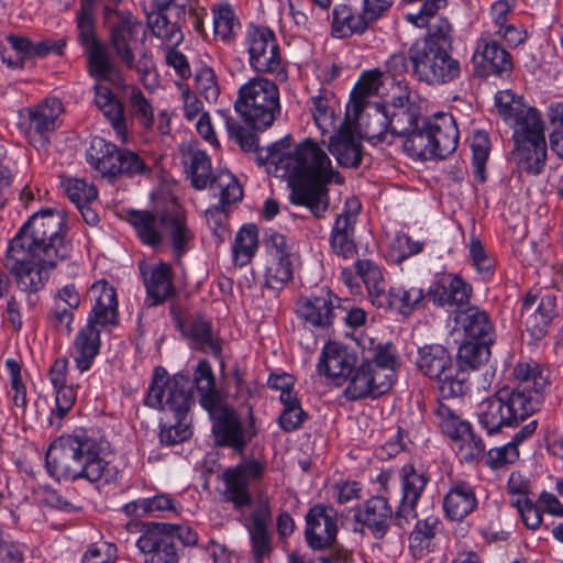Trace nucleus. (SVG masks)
Here are the masks:
<instances>
[{
	"label": "nucleus",
	"mask_w": 563,
	"mask_h": 563,
	"mask_svg": "<svg viewBox=\"0 0 563 563\" xmlns=\"http://www.w3.org/2000/svg\"><path fill=\"white\" fill-rule=\"evenodd\" d=\"M62 186L68 198L77 206L89 203L97 199L98 191L96 187L80 178H64Z\"/></svg>",
	"instance_id": "nucleus-58"
},
{
	"label": "nucleus",
	"mask_w": 563,
	"mask_h": 563,
	"mask_svg": "<svg viewBox=\"0 0 563 563\" xmlns=\"http://www.w3.org/2000/svg\"><path fill=\"white\" fill-rule=\"evenodd\" d=\"M287 174L294 178L290 201L307 207L320 219L329 208L327 185L342 178L332 167L328 154L311 139L300 143L287 162Z\"/></svg>",
	"instance_id": "nucleus-3"
},
{
	"label": "nucleus",
	"mask_w": 563,
	"mask_h": 563,
	"mask_svg": "<svg viewBox=\"0 0 563 563\" xmlns=\"http://www.w3.org/2000/svg\"><path fill=\"white\" fill-rule=\"evenodd\" d=\"M144 283L151 306L163 303L174 294L172 282V267L167 263H159L151 267L148 273H144Z\"/></svg>",
	"instance_id": "nucleus-39"
},
{
	"label": "nucleus",
	"mask_w": 563,
	"mask_h": 563,
	"mask_svg": "<svg viewBox=\"0 0 563 563\" xmlns=\"http://www.w3.org/2000/svg\"><path fill=\"white\" fill-rule=\"evenodd\" d=\"M188 1L153 0V10L147 13V25L156 37L170 45L183 42L181 24L185 22Z\"/></svg>",
	"instance_id": "nucleus-15"
},
{
	"label": "nucleus",
	"mask_w": 563,
	"mask_h": 563,
	"mask_svg": "<svg viewBox=\"0 0 563 563\" xmlns=\"http://www.w3.org/2000/svg\"><path fill=\"white\" fill-rule=\"evenodd\" d=\"M115 559V545L106 541H100L88 547L82 555L81 563H111Z\"/></svg>",
	"instance_id": "nucleus-64"
},
{
	"label": "nucleus",
	"mask_w": 563,
	"mask_h": 563,
	"mask_svg": "<svg viewBox=\"0 0 563 563\" xmlns=\"http://www.w3.org/2000/svg\"><path fill=\"white\" fill-rule=\"evenodd\" d=\"M418 369L438 383L443 398L460 397L465 393V377H460L459 366L449 351L440 344H427L418 350Z\"/></svg>",
	"instance_id": "nucleus-11"
},
{
	"label": "nucleus",
	"mask_w": 563,
	"mask_h": 563,
	"mask_svg": "<svg viewBox=\"0 0 563 563\" xmlns=\"http://www.w3.org/2000/svg\"><path fill=\"white\" fill-rule=\"evenodd\" d=\"M153 531L164 533L169 537L172 544H175V540H179L185 547H191L197 544L198 534L188 526L166 523V522H153L148 525Z\"/></svg>",
	"instance_id": "nucleus-60"
},
{
	"label": "nucleus",
	"mask_w": 563,
	"mask_h": 563,
	"mask_svg": "<svg viewBox=\"0 0 563 563\" xmlns=\"http://www.w3.org/2000/svg\"><path fill=\"white\" fill-rule=\"evenodd\" d=\"M136 547L145 554L144 563H178V553L169 537L150 527L137 539Z\"/></svg>",
	"instance_id": "nucleus-34"
},
{
	"label": "nucleus",
	"mask_w": 563,
	"mask_h": 563,
	"mask_svg": "<svg viewBox=\"0 0 563 563\" xmlns=\"http://www.w3.org/2000/svg\"><path fill=\"white\" fill-rule=\"evenodd\" d=\"M194 383L185 375L168 377L162 367L154 371L152 383L145 398V405L174 413L175 422L161 428L159 440L163 444L175 445L188 440L191 434L187 415L191 405Z\"/></svg>",
	"instance_id": "nucleus-6"
},
{
	"label": "nucleus",
	"mask_w": 563,
	"mask_h": 563,
	"mask_svg": "<svg viewBox=\"0 0 563 563\" xmlns=\"http://www.w3.org/2000/svg\"><path fill=\"white\" fill-rule=\"evenodd\" d=\"M453 446L464 462H473L479 459L485 451L483 440L473 432L472 427L453 442Z\"/></svg>",
	"instance_id": "nucleus-56"
},
{
	"label": "nucleus",
	"mask_w": 563,
	"mask_h": 563,
	"mask_svg": "<svg viewBox=\"0 0 563 563\" xmlns=\"http://www.w3.org/2000/svg\"><path fill=\"white\" fill-rule=\"evenodd\" d=\"M437 523L438 519L432 516L417 521L409 538V547L413 555H422L428 550L435 536Z\"/></svg>",
	"instance_id": "nucleus-54"
},
{
	"label": "nucleus",
	"mask_w": 563,
	"mask_h": 563,
	"mask_svg": "<svg viewBox=\"0 0 563 563\" xmlns=\"http://www.w3.org/2000/svg\"><path fill=\"white\" fill-rule=\"evenodd\" d=\"M386 294L387 305L377 308L389 310L395 309L404 316L410 314L415 309L421 307L424 300V292L418 287H389Z\"/></svg>",
	"instance_id": "nucleus-42"
},
{
	"label": "nucleus",
	"mask_w": 563,
	"mask_h": 563,
	"mask_svg": "<svg viewBox=\"0 0 563 563\" xmlns=\"http://www.w3.org/2000/svg\"><path fill=\"white\" fill-rule=\"evenodd\" d=\"M511 157L520 173L538 176L543 172L547 164V142L515 143Z\"/></svg>",
	"instance_id": "nucleus-37"
},
{
	"label": "nucleus",
	"mask_w": 563,
	"mask_h": 563,
	"mask_svg": "<svg viewBox=\"0 0 563 563\" xmlns=\"http://www.w3.org/2000/svg\"><path fill=\"white\" fill-rule=\"evenodd\" d=\"M471 150L473 154V175L479 183H484L486 180V163L490 151L488 133L485 131L475 132L472 139Z\"/></svg>",
	"instance_id": "nucleus-53"
},
{
	"label": "nucleus",
	"mask_w": 563,
	"mask_h": 563,
	"mask_svg": "<svg viewBox=\"0 0 563 563\" xmlns=\"http://www.w3.org/2000/svg\"><path fill=\"white\" fill-rule=\"evenodd\" d=\"M377 115L384 130L377 137L386 141L387 133L394 136H406L413 128H417L420 117L419 107L410 100L409 96H399L393 99L389 106L375 104Z\"/></svg>",
	"instance_id": "nucleus-16"
},
{
	"label": "nucleus",
	"mask_w": 563,
	"mask_h": 563,
	"mask_svg": "<svg viewBox=\"0 0 563 563\" xmlns=\"http://www.w3.org/2000/svg\"><path fill=\"white\" fill-rule=\"evenodd\" d=\"M245 46L250 65L254 70L286 79L280 48L272 30L251 25L245 35Z\"/></svg>",
	"instance_id": "nucleus-13"
},
{
	"label": "nucleus",
	"mask_w": 563,
	"mask_h": 563,
	"mask_svg": "<svg viewBox=\"0 0 563 563\" xmlns=\"http://www.w3.org/2000/svg\"><path fill=\"white\" fill-rule=\"evenodd\" d=\"M257 230L253 224L244 225L238 232L233 244L235 264L243 266L251 262L257 249Z\"/></svg>",
	"instance_id": "nucleus-50"
},
{
	"label": "nucleus",
	"mask_w": 563,
	"mask_h": 563,
	"mask_svg": "<svg viewBox=\"0 0 563 563\" xmlns=\"http://www.w3.org/2000/svg\"><path fill=\"white\" fill-rule=\"evenodd\" d=\"M434 158L444 159L456 151L459 129L455 119L449 113H438L426 120Z\"/></svg>",
	"instance_id": "nucleus-24"
},
{
	"label": "nucleus",
	"mask_w": 563,
	"mask_h": 563,
	"mask_svg": "<svg viewBox=\"0 0 563 563\" xmlns=\"http://www.w3.org/2000/svg\"><path fill=\"white\" fill-rule=\"evenodd\" d=\"M161 211L132 210L129 212V222L134 228L137 238L143 244L151 247H158L163 243Z\"/></svg>",
	"instance_id": "nucleus-38"
},
{
	"label": "nucleus",
	"mask_w": 563,
	"mask_h": 563,
	"mask_svg": "<svg viewBox=\"0 0 563 563\" xmlns=\"http://www.w3.org/2000/svg\"><path fill=\"white\" fill-rule=\"evenodd\" d=\"M345 395L350 399H362L365 397H378L387 393L391 383L386 375L380 374L373 365L364 361L356 371L353 369Z\"/></svg>",
	"instance_id": "nucleus-22"
},
{
	"label": "nucleus",
	"mask_w": 563,
	"mask_h": 563,
	"mask_svg": "<svg viewBox=\"0 0 563 563\" xmlns=\"http://www.w3.org/2000/svg\"><path fill=\"white\" fill-rule=\"evenodd\" d=\"M213 26L216 36L222 41H230L240 27V22L232 8L225 4L213 10Z\"/></svg>",
	"instance_id": "nucleus-59"
},
{
	"label": "nucleus",
	"mask_w": 563,
	"mask_h": 563,
	"mask_svg": "<svg viewBox=\"0 0 563 563\" xmlns=\"http://www.w3.org/2000/svg\"><path fill=\"white\" fill-rule=\"evenodd\" d=\"M96 106L103 112L104 117L109 120L117 135L125 141L126 125L124 111L121 102L117 99L114 93L104 87L96 86Z\"/></svg>",
	"instance_id": "nucleus-41"
},
{
	"label": "nucleus",
	"mask_w": 563,
	"mask_h": 563,
	"mask_svg": "<svg viewBox=\"0 0 563 563\" xmlns=\"http://www.w3.org/2000/svg\"><path fill=\"white\" fill-rule=\"evenodd\" d=\"M194 382L200 405L213 422L212 434L216 445L242 453L255 432L244 428L236 411L225 402L223 394L216 387V377L207 360H201L197 364Z\"/></svg>",
	"instance_id": "nucleus-5"
},
{
	"label": "nucleus",
	"mask_w": 563,
	"mask_h": 563,
	"mask_svg": "<svg viewBox=\"0 0 563 563\" xmlns=\"http://www.w3.org/2000/svg\"><path fill=\"white\" fill-rule=\"evenodd\" d=\"M234 109L246 125L264 131L280 113L279 89L266 78H253L240 87Z\"/></svg>",
	"instance_id": "nucleus-8"
},
{
	"label": "nucleus",
	"mask_w": 563,
	"mask_h": 563,
	"mask_svg": "<svg viewBox=\"0 0 563 563\" xmlns=\"http://www.w3.org/2000/svg\"><path fill=\"white\" fill-rule=\"evenodd\" d=\"M311 102L314 123L324 135L334 128L333 96L329 91H320L311 98Z\"/></svg>",
	"instance_id": "nucleus-52"
},
{
	"label": "nucleus",
	"mask_w": 563,
	"mask_h": 563,
	"mask_svg": "<svg viewBox=\"0 0 563 563\" xmlns=\"http://www.w3.org/2000/svg\"><path fill=\"white\" fill-rule=\"evenodd\" d=\"M356 357L336 343H328L322 350L318 372L331 378L335 385L343 384L353 373Z\"/></svg>",
	"instance_id": "nucleus-25"
},
{
	"label": "nucleus",
	"mask_w": 563,
	"mask_h": 563,
	"mask_svg": "<svg viewBox=\"0 0 563 563\" xmlns=\"http://www.w3.org/2000/svg\"><path fill=\"white\" fill-rule=\"evenodd\" d=\"M332 33L336 37H347L362 34L369 26L362 12H354L346 4H339L333 9Z\"/></svg>",
	"instance_id": "nucleus-44"
},
{
	"label": "nucleus",
	"mask_w": 563,
	"mask_h": 563,
	"mask_svg": "<svg viewBox=\"0 0 563 563\" xmlns=\"http://www.w3.org/2000/svg\"><path fill=\"white\" fill-rule=\"evenodd\" d=\"M64 222L58 210H41L10 241L4 266L21 290L37 292L52 271L70 256L71 244L65 238Z\"/></svg>",
	"instance_id": "nucleus-1"
},
{
	"label": "nucleus",
	"mask_w": 563,
	"mask_h": 563,
	"mask_svg": "<svg viewBox=\"0 0 563 563\" xmlns=\"http://www.w3.org/2000/svg\"><path fill=\"white\" fill-rule=\"evenodd\" d=\"M220 201L219 205L209 208L206 211V218L209 227L219 241H223L228 234L224 225L227 219L225 208L243 197V189L233 175H223L219 179Z\"/></svg>",
	"instance_id": "nucleus-21"
},
{
	"label": "nucleus",
	"mask_w": 563,
	"mask_h": 563,
	"mask_svg": "<svg viewBox=\"0 0 563 563\" xmlns=\"http://www.w3.org/2000/svg\"><path fill=\"white\" fill-rule=\"evenodd\" d=\"M477 507L474 487L465 481H452L443 497V510L448 519L461 521Z\"/></svg>",
	"instance_id": "nucleus-30"
},
{
	"label": "nucleus",
	"mask_w": 563,
	"mask_h": 563,
	"mask_svg": "<svg viewBox=\"0 0 563 563\" xmlns=\"http://www.w3.org/2000/svg\"><path fill=\"white\" fill-rule=\"evenodd\" d=\"M101 441L82 432L55 440L47 450L45 462L52 477L57 481L86 479L106 482L112 476L110 463L102 456Z\"/></svg>",
	"instance_id": "nucleus-4"
},
{
	"label": "nucleus",
	"mask_w": 563,
	"mask_h": 563,
	"mask_svg": "<svg viewBox=\"0 0 563 563\" xmlns=\"http://www.w3.org/2000/svg\"><path fill=\"white\" fill-rule=\"evenodd\" d=\"M92 9L93 5L80 3L76 15L78 41L87 56L88 73L97 80L120 82L121 74L111 58L108 45L97 37Z\"/></svg>",
	"instance_id": "nucleus-10"
},
{
	"label": "nucleus",
	"mask_w": 563,
	"mask_h": 563,
	"mask_svg": "<svg viewBox=\"0 0 563 563\" xmlns=\"http://www.w3.org/2000/svg\"><path fill=\"white\" fill-rule=\"evenodd\" d=\"M87 162L102 177H133L148 170L144 161L130 150L118 148L102 137H95L86 154Z\"/></svg>",
	"instance_id": "nucleus-12"
},
{
	"label": "nucleus",
	"mask_w": 563,
	"mask_h": 563,
	"mask_svg": "<svg viewBox=\"0 0 563 563\" xmlns=\"http://www.w3.org/2000/svg\"><path fill=\"white\" fill-rule=\"evenodd\" d=\"M140 23L132 15L120 16L110 29L109 44L124 66H131L132 42L136 37Z\"/></svg>",
	"instance_id": "nucleus-36"
},
{
	"label": "nucleus",
	"mask_w": 563,
	"mask_h": 563,
	"mask_svg": "<svg viewBox=\"0 0 563 563\" xmlns=\"http://www.w3.org/2000/svg\"><path fill=\"white\" fill-rule=\"evenodd\" d=\"M357 275L366 285L368 296L374 306L387 305V285L379 267L371 260H358L355 263Z\"/></svg>",
	"instance_id": "nucleus-43"
},
{
	"label": "nucleus",
	"mask_w": 563,
	"mask_h": 563,
	"mask_svg": "<svg viewBox=\"0 0 563 563\" xmlns=\"http://www.w3.org/2000/svg\"><path fill=\"white\" fill-rule=\"evenodd\" d=\"M360 209L361 203L356 199L347 200L346 210L336 217L331 234L354 236L355 222Z\"/></svg>",
	"instance_id": "nucleus-63"
},
{
	"label": "nucleus",
	"mask_w": 563,
	"mask_h": 563,
	"mask_svg": "<svg viewBox=\"0 0 563 563\" xmlns=\"http://www.w3.org/2000/svg\"><path fill=\"white\" fill-rule=\"evenodd\" d=\"M161 222L163 236L166 235L169 239L173 252L179 260L188 252L189 244L195 238L194 232L187 224L185 211L178 203L172 202L162 209Z\"/></svg>",
	"instance_id": "nucleus-20"
},
{
	"label": "nucleus",
	"mask_w": 563,
	"mask_h": 563,
	"mask_svg": "<svg viewBox=\"0 0 563 563\" xmlns=\"http://www.w3.org/2000/svg\"><path fill=\"white\" fill-rule=\"evenodd\" d=\"M514 143L545 141L544 123L536 108L528 107L512 121Z\"/></svg>",
	"instance_id": "nucleus-40"
},
{
	"label": "nucleus",
	"mask_w": 563,
	"mask_h": 563,
	"mask_svg": "<svg viewBox=\"0 0 563 563\" xmlns=\"http://www.w3.org/2000/svg\"><path fill=\"white\" fill-rule=\"evenodd\" d=\"M473 288L459 275H444L429 289L428 297L437 306H456L464 309L468 305Z\"/></svg>",
	"instance_id": "nucleus-26"
},
{
	"label": "nucleus",
	"mask_w": 563,
	"mask_h": 563,
	"mask_svg": "<svg viewBox=\"0 0 563 563\" xmlns=\"http://www.w3.org/2000/svg\"><path fill=\"white\" fill-rule=\"evenodd\" d=\"M490 343L489 341L464 339L457 352L456 366H459L460 376L463 375L465 368L476 369L487 362L490 354Z\"/></svg>",
	"instance_id": "nucleus-46"
},
{
	"label": "nucleus",
	"mask_w": 563,
	"mask_h": 563,
	"mask_svg": "<svg viewBox=\"0 0 563 563\" xmlns=\"http://www.w3.org/2000/svg\"><path fill=\"white\" fill-rule=\"evenodd\" d=\"M328 148L343 167H357L361 164L363 145L353 134L347 117L330 137Z\"/></svg>",
	"instance_id": "nucleus-28"
},
{
	"label": "nucleus",
	"mask_w": 563,
	"mask_h": 563,
	"mask_svg": "<svg viewBox=\"0 0 563 563\" xmlns=\"http://www.w3.org/2000/svg\"><path fill=\"white\" fill-rule=\"evenodd\" d=\"M476 53L483 57L490 74L503 78L511 74L514 68L512 56L492 34L490 29L478 38Z\"/></svg>",
	"instance_id": "nucleus-31"
},
{
	"label": "nucleus",
	"mask_w": 563,
	"mask_h": 563,
	"mask_svg": "<svg viewBox=\"0 0 563 563\" xmlns=\"http://www.w3.org/2000/svg\"><path fill=\"white\" fill-rule=\"evenodd\" d=\"M459 329H462L465 339L492 342L493 323L487 312L476 306L457 309L454 317Z\"/></svg>",
	"instance_id": "nucleus-35"
},
{
	"label": "nucleus",
	"mask_w": 563,
	"mask_h": 563,
	"mask_svg": "<svg viewBox=\"0 0 563 563\" xmlns=\"http://www.w3.org/2000/svg\"><path fill=\"white\" fill-rule=\"evenodd\" d=\"M340 299L330 292L312 297H301L296 305L299 318L317 328H328L335 317V309L340 308Z\"/></svg>",
	"instance_id": "nucleus-27"
},
{
	"label": "nucleus",
	"mask_w": 563,
	"mask_h": 563,
	"mask_svg": "<svg viewBox=\"0 0 563 563\" xmlns=\"http://www.w3.org/2000/svg\"><path fill=\"white\" fill-rule=\"evenodd\" d=\"M354 519L363 528H366L375 539L380 540L389 530L393 521V508L387 498L374 496L356 510Z\"/></svg>",
	"instance_id": "nucleus-23"
},
{
	"label": "nucleus",
	"mask_w": 563,
	"mask_h": 563,
	"mask_svg": "<svg viewBox=\"0 0 563 563\" xmlns=\"http://www.w3.org/2000/svg\"><path fill=\"white\" fill-rule=\"evenodd\" d=\"M291 278L292 263L290 257H272L265 274L266 286L273 289H279Z\"/></svg>",
	"instance_id": "nucleus-57"
},
{
	"label": "nucleus",
	"mask_w": 563,
	"mask_h": 563,
	"mask_svg": "<svg viewBox=\"0 0 563 563\" xmlns=\"http://www.w3.org/2000/svg\"><path fill=\"white\" fill-rule=\"evenodd\" d=\"M380 86L382 73L379 70L367 71L360 78L351 93V107L355 117L364 110L366 99L378 93Z\"/></svg>",
	"instance_id": "nucleus-48"
},
{
	"label": "nucleus",
	"mask_w": 563,
	"mask_h": 563,
	"mask_svg": "<svg viewBox=\"0 0 563 563\" xmlns=\"http://www.w3.org/2000/svg\"><path fill=\"white\" fill-rule=\"evenodd\" d=\"M64 107L57 98H46L36 106L23 108L19 112L20 128L29 135L45 137L57 128V120Z\"/></svg>",
	"instance_id": "nucleus-18"
},
{
	"label": "nucleus",
	"mask_w": 563,
	"mask_h": 563,
	"mask_svg": "<svg viewBox=\"0 0 563 563\" xmlns=\"http://www.w3.org/2000/svg\"><path fill=\"white\" fill-rule=\"evenodd\" d=\"M92 309L87 324L82 328L74 344V358L80 372L88 371L99 353L100 331L97 327H117L119 311L117 292L107 280L96 282L89 289Z\"/></svg>",
	"instance_id": "nucleus-7"
},
{
	"label": "nucleus",
	"mask_w": 563,
	"mask_h": 563,
	"mask_svg": "<svg viewBox=\"0 0 563 563\" xmlns=\"http://www.w3.org/2000/svg\"><path fill=\"white\" fill-rule=\"evenodd\" d=\"M401 498L419 501L428 482L427 473L416 468L412 464H405L400 470Z\"/></svg>",
	"instance_id": "nucleus-47"
},
{
	"label": "nucleus",
	"mask_w": 563,
	"mask_h": 563,
	"mask_svg": "<svg viewBox=\"0 0 563 563\" xmlns=\"http://www.w3.org/2000/svg\"><path fill=\"white\" fill-rule=\"evenodd\" d=\"M405 137L404 150L409 156L419 159L434 158V152L431 145L430 134L426 120L421 128L417 125Z\"/></svg>",
	"instance_id": "nucleus-49"
},
{
	"label": "nucleus",
	"mask_w": 563,
	"mask_h": 563,
	"mask_svg": "<svg viewBox=\"0 0 563 563\" xmlns=\"http://www.w3.org/2000/svg\"><path fill=\"white\" fill-rule=\"evenodd\" d=\"M408 54L413 75L419 81L441 86L455 81L461 76V64L446 45L424 41L422 45L411 46Z\"/></svg>",
	"instance_id": "nucleus-9"
},
{
	"label": "nucleus",
	"mask_w": 563,
	"mask_h": 563,
	"mask_svg": "<svg viewBox=\"0 0 563 563\" xmlns=\"http://www.w3.org/2000/svg\"><path fill=\"white\" fill-rule=\"evenodd\" d=\"M271 520V508L263 504L251 514L250 522L246 525L256 563H262L264 556L272 552V537L268 530Z\"/></svg>",
	"instance_id": "nucleus-33"
},
{
	"label": "nucleus",
	"mask_w": 563,
	"mask_h": 563,
	"mask_svg": "<svg viewBox=\"0 0 563 563\" xmlns=\"http://www.w3.org/2000/svg\"><path fill=\"white\" fill-rule=\"evenodd\" d=\"M548 120L550 124V148L563 161V103L556 102L548 108Z\"/></svg>",
	"instance_id": "nucleus-55"
},
{
	"label": "nucleus",
	"mask_w": 563,
	"mask_h": 563,
	"mask_svg": "<svg viewBox=\"0 0 563 563\" xmlns=\"http://www.w3.org/2000/svg\"><path fill=\"white\" fill-rule=\"evenodd\" d=\"M559 316L556 298L553 295H544L540 298L527 294L522 300L521 318L526 330L536 339H542L555 317Z\"/></svg>",
	"instance_id": "nucleus-17"
},
{
	"label": "nucleus",
	"mask_w": 563,
	"mask_h": 563,
	"mask_svg": "<svg viewBox=\"0 0 563 563\" xmlns=\"http://www.w3.org/2000/svg\"><path fill=\"white\" fill-rule=\"evenodd\" d=\"M177 324L183 334L190 339L191 346L201 352H211L216 357L221 355L222 342L212 332L211 322L200 316L178 320Z\"/></svg>",
	"instance_id": "nucleus-32"
},
{
	"label": "nucleus",
	"mask_w": 563,
	"mask_h": 563,
	"mask_svg": "<svg viewBox=\"0 0 563 563\" xmlns=\"http://www.w3.org/2000/svg\"><path fill=\"white\" fill-rule=\"evenodd\" d=\"M126 514L136 517L154 512L176 511L175 500L167 494H158L151 498H140L124 507Z\"/></svg>",
	"instance_id": "nucleus-51"
},
{
	"label": "nucleus",
	"mask_w": 563,
	"mask_h": 563,
	"mask_svg": "<svg viewBox=\"0 0 563 563\" xmlns=\"http://www.w3.org/2000/svg\"><path fill=\"white\" fill-rule=\"evenodd\" d=\"M306 540L313 550H324L335 541L336 512L323 505H316L306 516Z\"/></svg>",
	"instance_id": "nucleus-19"
},
{
	"label": "nucleus",
	"mask_w": 563,
	"mask_h": 563,
	"mask_svg": "<svg viewBox=\"0 0 563 563\" xmlns=\"http://www.w3.org/2000/svg\"><path fill=\"white\" fill-rule=\"evenodd\" d=\"M437 416L440 419L439 423L442 431L450 437L453 442L466 432L468 428H471L468 422L461 420L449 407L444 405L439 406L437 409Z\"/></svg>",
	"instance_id": "nucleus-61"
},
{
	"label": "nucleus",
	"mask_w": 563,
	"mask_h": 563,
	"mask_svg": "<svg viewBox=\"0 0 563 563\" xmlns=\"http://www.w3.org/2000/svg\"><path fill=\"white\" fill-rule=\"evenodd\" d=\"M369 353L371 355L366 362L373 365L380 374L386 375L389 383L393 384L395 372L401 364L396 346L391 342L375 344L371 340Z\"/></svg>",
	"instance_id": "nucleus-45"
},
{
	"label": "nucleus",
	"mask_w": 563,
	"mask_h": 563,
	"mask_svg": "<svg viewBox=\"0 0 563 563\" xmlns=\"http://www.w3.org/2000/svg\"><path fill=\"white\" fill-rule=\"evenodd\" d=\"M183 163L185 173L189 177L191 186L197 190H202L210 185L219 188V179L224 174L213 176L210 157L197 146L189 145L183 151Z\"/></svg>",
	"instance_id": "nucleus-29"
},
{
	"label": "nucleus",
	"mask_w": 563,
	"mask_h": 563,
	"mask_svg": "<svg viewBox=\"0 0 563 563\" xmlns=\"http://www.w3.org/2000/svg\"><path fill=\"white\" fill-rule=\"evenodd\" d=\"M264 472L265 464L254 459L225 468L221 476L224 484L223 499L233 504L236 509L250 507L252 505L250 485L260 482Z\"/></svg>",
	"instance_id": "nucleus-14"
},
{
	"label": "nucleus",
	"mask_w": 563,
	"mask_h": 563,
	"mask_svg": "<svg viewBox=\"0 0 563 563\" xmlns=\"http://www.w3.org/2000/svg\"><path fill=\"white\" fill-rule=\"evenodd\" d=\"M446 0H426L420 10L406 14V20L417 27L424 29L430 21L441 16L440 11L445 9Z\"/></svg>",
	"instance_id": "nucleus-62"
},
{
	"label": "nucleus",
	"mask_w": 563,
	"mask_h": 563,
	"mask_svg": "<svg viewBox=\"0 0 563 563\" xmlns=\"http://www.w3.org/2000/svg\"><path fill=\"white\" fill-rule=\"evenodd\" d=\"M512 384L499 388L478 406V421L488 434L518 427L540 409L550 384L548 371L534 362H520L514 367Z\"/></svg>",
	"instance_id": "nucleus-2"
}]
</instances>
